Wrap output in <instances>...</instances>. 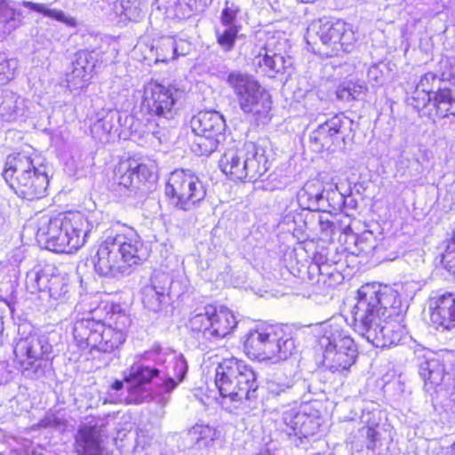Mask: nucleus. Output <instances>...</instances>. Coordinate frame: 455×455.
Here are the masks:
<instances>
[{
	"label": "nucleus",
	"mask_w": 455,
	"mask_h": 455,
	"mask_svg": "<svg viewBox=\"0 0 455 455\" xmlns=\"http://www.w3.org/2000/svg\"><path fill=\"white\" fill-rule=\"evenodd\" d=\"M188 371V363L174 351L154 347L140 355L124 373V382L116 380L104 398L109 403H142L154 401L165 406L170 394Z\"/></svg>",
	"instance_id": "f257e3e1"
},
{
	"label": "nucleus",
	"mask_w": 455,
	"mask_h": 455,
	"mask_svg": "<svg viewBox=\"0 0 455 455\" xmlns=\"http://www.w3.org/2000/svg\"><path fill=\"white\" fill-rule=\"evenodd\" d=\"M407 307L394 288L363 285L352 310L355 331L376 347L397 345L404 333L402 321Z\"/></svg>",
	"instance_id": "f03ea898"
},
{
	"label": "nucleus",
	"mask_w": 455,
	"mask_h": 455,
	"mask_svg": "<svg viewBox=\"0 0 455 455\" xmlns=\"http://www.w3.org/2000/svg\"><path fill=\"white\" fill-rule=\"evenodd\" d=\"M100 309L95 296H84L75 307L72 333L81 349L90 347L110 353L126 340L132 319L120 304L111 303L103 306L107 312L105 320H96L94 315Z\"/></svg>",
	"instance_id": "7ed1b4c3"
},
{
	"label": "nucleus",
	"mask_w": 455,
	"mask_h": 455,
	"mask_svg": "<svg viewBox=\"0 0 455 455\" xmlns=\"http://www.w3.org/2000/svg\"><path fill=\"white\" fill-rule=\"evenodd\" d=\"M148 256V250L138 232L117 223L99 245L92 262L98 275L119 277L128 275L132 267L140 264Z\"/></svg>",
	"instance_id": "20e7f679"
},
{
	"label": "nucleus",
	"mask_w": 455,
	"mask_h": 455,
	"mask_svg": "<svg viewBox=\"0 0 455 455\" xmlns=\"http://www.w3.org/2000/svg\"><path fill=\"white\" fill-rule=\"evenodd\" d=\"M92 217L81 212L44 214L37 221L36 239L49 251L73 253L84 245L89 233L98 226Z\"/></svg>",
	"instance_id": "39448f33"
},
{
	"label": "nucleus",
	"mask_w": 455,
	"mask_h": 455,
	"mask_svg": "<svg viewBox=\"0 0 455 455\" xmlns=\"http://www.w3.org/2000/svg\"><path fill=\"white\" fill-rule=\"evenodd\" d=\"M38 160L32 149L7 156L2 175L19 197L32 201L46 195L49 178L46 167Z\"/></svg>",
	"instance_id": "423d86ee"
},
{
	"label": "nucleus",
	"mask_w": 455,
	"mask_h": 455,
	"mask_svg": "<svg viewBox=\"0 0 455 455\" xmlns=\"http://www.w3.org/2000/svg\"><path fill=\"white\" fill-rule=\"evenodd\" d=\"M215 385L223 399L222 405L234 403V409L244 400L256 397L259 387L253 369L235 357L225 358L218 364Z\"/></svg>",
	"instance_id": "0eeeda50"
},
{
	"label": "nucleus",
	"mask_w": 455,
	"mask_h": 455,
	"mask_svg": "<svg viewBox=\"0 0 455 455\" xmlns=\"http://www.w3.org/2000/svg\"><path fill=\"white\" fill-rule=\"evenodd\" d=\"M243 348L250 358L277 363L291 356L296 347L281 326L259 324L244 335Z\"/></svg>",
	"instance_id": "6e6552de"
},
{
	"label": "nucleus",
	"mask_w": 455,
	"mask_h": 455,
	"mask_svg": "<svg viewBox=\"0 0 455 455\" xmlns=\"http://www.w3.org/2000/svg\"><path fill=\"white\" fill-rule=\"evenodd\" d=\"M227 83L233 90L243 113L251 114L261 124L269 121L271 96L252 76L239 71L231 72L228 76Z\"/></svg>",
	"instance_id": "1a4fd4ad"
},
{
	"label": "nucleus",
	"mask_w": 455,
	"mask_h": 455,
	"mask_svg": "<svg viewBox=\"0 0 455 455\" xmlns=\"http://www.w3.org/2000/svg\"><path fill=\"white\" fill-rule=\"evenodd\" d=\"M165 195L172 204L182 211L196 207L206 196V188L190 170L176 169L166 180Z\"/></svg>",
	"instance_id": "9d476101"
},
{
	"label": "nucleus",
	"mask_w": 455,
	"mask_h": 455,
	"mask_svg": "<svg viewBox=\"0 0 455 455\" xmlns=\"http://www.w3.org/2000/svg\"><path fill=\"white\" fill-rule=\"evenodd\" d=\"M237 320L233 311L226 307L207 305L191 313L188 328L194 333L202 334L206 339L224 338L236 327Z\"/></svg>",
	"instance_id": "9b49d317"
},
{
	"label": "nucleus",
	"mask_w": 455,
	"mask_h": 455,
	"mask_svg": "<svg viewBox=\"0 0 455 455\" xmlns=\"http://www.w3.org/2000/svg\"><path fill=\"white\" fill-rule=\"evenodd\" d=\"M184 94L176 84L150 82L144 86L142 106L151 116L172 120L178 115V105Z\"/></svg>",
	"instance_id": "f8f14e48"
},
{
	"label": "nucleus",
	"mask_w": 455,
	"mask_h": 455,
	"mask_svg": "<svg viewBox=\"0 0 455 455\" xmlns=\"http://www.w3.org/2000/svg\"><path fill=\"white\" fill-rule=\"evenodd\" d=\"M26 288L30 293L45 292L54 300L68 299L69 280L67 274L49 263H38L26 275Z\"/></svg>",
	"instance_id": "ddd939ff"
},
{
	"label": "nucleus",
	"mask_w": 455,
	"mask_h": 455,
	"mask_svg": "<svg viewBox=\"0 0 455 455\" xmlns=\"http://www.w3.org/2000/svg\"><path fill=\"white\" fill-rule=\"evenodd\" d=\"M190 124L196 135L193 151L205 156L214 152L224 136L226 122L223 116L217 111H200L192 117Z\"/></svg>",
	"instance_id": "4468645a"
},
{
	"label": "nucleus",
	"mask_w": 455,
	"mask_h": 455,
	"mask_svg": "<svg viewBox=\"0 0 455 455\" xmlns=\"http://www.w3.org/2000/svg\"><path fill=\"white\" fill-rule=\"evenodd\" d=\"M13 353L23 372L36 373L41 366V361L50 359L52 346L47 336L29 333L16 339Z\"/></svg>",
	"instance_id": "2eb2a0df"
},
{
	"label": "nucleus",
	"mask_w": 455,
	"mask_h": 455,
	"mask_svg": "<svg viewBox=\"0 0 455 455\" xmlns=\"http://www.w3.org/2000/svg\"><path fill=\"white\" fill-rule=\"evenodd\" d=\"M353 121L343 115H336L319 124L310 134V142L315 150H332L344 148L346 139L352 132Z\"/></svg>",
	"instance_id": "dca6fc26"
},
{
	"label": "nucleus",
	"mask_w": 455,
	"mask_h": 455,
	"mask_svg": "<svg viewBox=\"0 0 455 455\" xmlns=\"http://www.w3.org/2000/svg\"><path fill=\"white\" fill-rule=\"evenodd\" d=\"M316 34L326 49L323 54L327 57L350 52L356 41L352 25L341 20L321 21Z\"/></svg>",
	"instance_id": "f3484780"
},
{
	"label": "nucleus",
	"mask_w": 455,
	"mask_h": 455,
	"mask_svg": "<svg viewBox=\"0 0 455 455\" xmlns=\"http://www.w3.org/2000/svg\"><path fill=\"white\" fill-rule=\"evenodd\" d=\"M109 417L85 419L76 435V451L79 455H108L102 443L107 437Z\"/></svg>",
	"instance_id": "a211bd4d"
},
{
	"label": "nucleus",
	"mask_w": 455,
	"mask_h": 455,
	"mask_svg": "<svg viewBox=\"0 0 455 455\" xmlns=\"http://www.w3.org/2000/svg\"><path fill=\"white\" fill-rule=\"evenodd\" d=\"M419 373L424 380L427 392L439 394L450 387L451 378L445 372L443 356L433 351H427L419 364Z\"/></svg>",
	"instance_id": "6ab92c4d"
},
{
	"label": "nucleus",
	"mask_w": 455,
	"mask_h": 455,
	"mask_svg": "<svg viewBox=\"0 0 455 455\" xmlns=\"http://www.w3.org/2000/svg\"><path fill=\"white\" fill-rule=\"evenodd\" d=\"M445 80L451 81V76L443 73L440 77L433 72H427L411 84L408 83L406 86L408 103L417 110L424 108L432 100V94L435 95L436 91L441 89Z\"/></svg>",
	"instance_id": "aec40b11"
},
{
	"label": "nucleus",
	"mask_w": 455,
	"mask_h": 455,
	"mask_svg": "<svg viewBox=\"0 0 455 455\" xmlns=\"http://www.w3.org/2000/svg\"><path fill=\"white\" fill-rule=\"evenodd\" d=\"M428 311L430 321L436 330L455 329V293L432 295L428 299Z\"/></svg>",
	"instance_id": "412c9836"
},
{
	"label": "nucleus",
	"mask_w": 455,
	"mask_h": 455,
	"mask_svg": "<svg viewBox=\"0 0 455 455\" xmlns=\"http://www.w3.org/2000/svg\"><path fill=\"white\" fill-rule=\"evenodd\" d=\"M283 422L286 426L284 431L288 435L298 437L300 443H303V439L315 435L320 427L318 418L311 416L305 410L297 407L283 412Z\"/></svg>",
	"instance_id": "4be33fe9"
},
{
	"label": "nucleus",
	"mask_w": 455,
	"mask_h": 455,
	"mask_svg": "<svg viewBox=\"0 0 455 455\" xmlns=\"http://www.w3.org/2000/svg\"><path fill=\"white\" fill-rule=\"evenodd\" d=\"M323 367L332 373L345 375L355 363L357 357V347L354 339H344L339 349L327 348L323 353Z\"/></svg>",
	"instance_id": "5701e85b"
},
{
	"label": "nucleus",
	"mask_w": 455,
	"mask_h": 455,
	"mask_svg": "<svg viewBox=\"0 0 455 455\" xmlns=\"http://www.w3.org/2000/svg\"><path fill=\"white\" fill-rule=\"evenodd\" d=\"M33 103L12 91L0 97V119L4 122H24L32 116Z\"/></svg>",
	"instance_id": "b1692460"
},
{
	"label": "nucleus",
	"mask_w": 455,
	"mask_h": 455,
	"mask_svg": "<svg viewBox=\"0 0 455 455\" xmlns=\"http://www.w3.org/2000/svg\"><path fill=\"white\" fill-rule=\"evenodd\" d=\"M95 68L93 52L80 51L76 54L72 70L67 74L68 87L70 92H80L88 86Z\"/></svg>",
	"instance_id": "393cba45"
},
{
	"label": "nucleus",
	"mask_w": 455,
	"mask_h": 455,
	"mask_svg": "<svg viewBox=\"0 0 455 455\" xmlns=\"http://www.w3.org/2000/svg\"><path fill=\"white\" fill-rule=\"evenodd\" d=\"M263 51L264 53L259 52L254 62L269 77L283 73L292 64L290 57L282 54L281 49L274 48L273 41H268Z\"/></svg>",
	"instance_id": "a878e982"
},
{
	"label": "nucleus",
	"mask_w": 455,
	"mask_h": 455,
	"mask_svg": "<svg viewBox=\"0 0 455 455\" xmlns=\"http://www.w3.org/2000/svg\"><path fill=\"white\" fill-rule=\"evenodd\" d=\"M245 181H256L269 169V162L266 156V148L259 143L245 142Z\"/></svg>",
	"instance_id": "bb28decb"
},
{
	"label": "nucleus",
	"mask_w": 455,
	"mask_h": 455,
	"mask_svg": "<svg viewBox=\"0 0 455 455\" xmlns=\"http://www.w3.org/2000/svg\"><path fill=\"white\" fill-rule=\"evenodd\" d=\"M172 279L163 272H156L151 277V285L143 291V303L154 312L160 310L161 304L169 294Z\"/></svg>",
	"instance_id": "cd10ccee"
},
{
	"label": "nucleus",
	"mask_w": 455,
	"mask_h": 455,
	"mask_svg": "<svg viewBox=\"0 0 455 455\" xmlns=\"http://www.w3.org/2000/svg\"><path fill=\"white\" fill-rule=\"evenodd\" d=\"M245 143L242 148H228L220 160V168L232 180L245 181Z\"/></svg>",
	"instance_id": "c85d7f7f"
},
{
	"label": "nucleus",
	"mask_w": 455,
	"mask_h": 455,
	"mask_svg": "<svg viewBox=\"0 0 455 455\" xmlns=\"http://www.w3.org/2000/svg\"><path fill=\"white\" fill-rule=\"evenodd\" d=\"M297 200L302 210L325 211L326 198L323 184L318 180L307 181L298 192Z\"/></svg>",
	"instance_id": "c756f323"
},
{
	"label": "nucleus",
	"mask_w": 455,
	"mask_h": 455,
	"mask_svg": "<svg viewBox=\"0 0 455 455\" xmlns=\"http://www.w3.org/2000/svg\"><path fill=\"white\" fill-rule=\"evenodd\" d=\"M321 331L322 336L320 337L319 343L323 351H327V348L331 347H334V350L339 349L345 339H353L349 331L336 320L322 323Z\"/></svg>",
	"instance_id": "7c9ffc66"
},
{
	"label": "nucleus",
	"mask_w": 455,
	"mask_h": 455,
	"mask_svg": "<svg viewBox=\"0 0 455 455\" xmlns=\"http://www.w3.org/2000/svg\"><path fill=\"white\" fill-rule=\"evenodd\" d=\"M120 121L118 111L102 109L96 114V119L91 124V132L99 140H108V135L117 132Z\"/></svg>",
	"instance_id": "2f4dec72"
},
{
	"label": "nucleus",
	"mask_w": 455,
	"mask_h": 455,
	"mask_svg": "<svg viewBox=\"0 0 455 455\" xmlns=\"http://www.w3.org/2000/svg\"><path fill=\"white\" fill-rule=\"evenodd\" d=\"M219 437V432L212 427L204 424H196L186 434L185 442L189 447L206 449L213 445Z\"/></svg>",
	"instance_id": "473e14b6"
},
{
	"label": "nucleus",
	"mask_w": 455,
	"mask_h": 455,
	"mask_svg": "<svg viewBox=\"0 0 455 455\" xmlns=\"http://www.w3.org/2000/svg\"><path fill=\"white\" fill-rule=\"evenodd\" d=\"M21 5L29 9L30 11L41 13L44 17H48L61 22L68 27L74 28L76 26V20L75 18L65 13L61 10L52 8V4H36L29 1H23Z\"/></svg>",
	"instance_id": "72a5a7b5"
},
{
	"label": "nucleus",
	"mask_w": 455,
	"mask_h": 455,
	"mask_svg": "<svg viewBox=\"0 0 455 455\" xmlns=\"http://www.w3.org/2000/svg\"><path fill=\"white\" fill-rule=\"evenodd\" d=\"M436 113L443 117L455 116V95L451 89L441 87L432 98Z\"/></svg>",
	"instance_id": "f704fd0d"
},
{
	"label": "nucleus",
	"mask_w": 455,
	"mask_h": 455,
	"mask_svg": "<svg viewBox=\"0 0 455 455\" xmlns=\"http://www.w3.org/2000/svg\"><path fill=\"white\" fill-rule=\"evenodd\" d=\"M366 92L367 86L364 82L347 80L338 86L336 96L343 101L359 100L363 98Z\"/></svg>",
	"instance_id": "c9c22d12"
},
{
	"label": "nucleus",
	"mask_w": 455,
	"mask_h": 455,
	"mask_svg": "<svg viewBox=\"0 0 455 455\" xmlns=\"http://www.w3.org/2000/svg\"><path fill=\"white\" fill-rule=\"evenodd\" d=\"M132 160L121 161L115 170V181L118 186L133 190L138 188Z\"/></svg>",
	"instance_id": "e433bc0d"
},
{
	"label": "nucleus",
	"mask_w": 455,
	"mask_h": 455,
	"mask_svg": "<svg viewBox=\"0 0 455 455\" xmlns=\"http://www.w3.org/2000/svg\"><path fill=\"white\" fill-rule=\"evenodd\" d=\"M186 44V42L176 41L172 37L163 38L161 44L157 46V51L160 50L161 52H157L156 62H167L176 59L179 55H185L183 45Z\"/></svg>",
	"instance_id": "4c0bfd02"
},
{
	"label": "nucleus",
	"mask_w": 455,
	"mask_h": 455,
	"mask_svg": "<svg viewBox=\"0 0 455 455\" xmlns=\"http://www.w3.org/2000/svg\"><path fill=\"white\" fill-rule=\"evenodd\" d=\"M295 384V375L290 372L289 375L279 372L267 381L268 394L277 396L291 389Z\"/></svg>",
	"instance_id": "58836bf2"
},
{
	"label": "nucleus",
	"mask_w": 455,
	"mask_h": 455,
	"mask_svg": "<svg viewBox=\"0 0 455 455\" xmlns=\"http://www.w3.org/2000/svg\"><path fill=\"white\" fill-rule=\"evenodd\" d=\"M241 26H223L220 24L215 28L218 44L226 52L233 49L238 36Z\"/></svg>",
	"instance_id": "ea45409f"
},
{
	"label": "nucleus",
	"mask_w": 455,
	"mask_h": 455,
	"mask_svg": "<svg viewBox=\"0 0 455 455\" xmlns=\"http://www.w3.org/2000/svg\"><path fill=\"white\" fill-rule=\"evenodd\" d=\"M19 60L10 57L6 52H0V85L12 81L18 72Z\"/></svg>",
	"instance_id": "a19ab883"
},
{
	"label": "nucleus",
	"mask_w": 455,
	"mask_h": 455,
	"mask_svg": "<svg viewBox=\"0 0 455 455\" xmlns=\"http://www.w3.org/2000/svg\"><path fill=\"white\" fill-rule=\"evenodd\" d=\"M122 10L119 11V23L140 21L144 16L141 3L139 0H120Z\"/></svg>",
	"instance_id": "79ce46f5"
},
{
	"label": "nucleus",
	"mask_w": 455,
	"mask_h": 455,
	"mask_svg": "<svg viewBox=\"0 0 455 455\" xmlns=\"http://www.w3.org/2000/svg\"><path fill=\"white\" fill-rule=\"evenodd\" d=\"M122 8L120 0H99L94 11L107 20L119 23V11Z\"/></svg>",
	"instance_id": "37998d69"
},
{
	"label": "nucleus",
	"mask_w": 455,
	"mask_h": 455,
	"mask_svg": "<svg viewBox=\"0 0 455 455\" xmlns=\"http://www.w3.org/2000/svg\"><path fill=\"white\" fill-rule=\"evenodd\" d=\"M21 13L10 5L6 0H0V21L8 26V29H13L21 22Z\"/></svg>",
	"instance_id": "c03bdc74"
},
{
	"label": "nucleus",
	"mask_w": 455,
	"mask_h": 455,
	"mask_svg": "<svg viewBox=\"0 0 455 455\" xmlns=\"http://www.w3.org/2000/svg\"><path fill=\"white\" fill-rule=\"evenodd\" d=\"M240 8L235 3L227 1L221 11L220 17V24L227 26H241L237 19Z\"/></svg>",
	"instance_id": "a18cd8bd"
},
{
	"label": "nucleus",
	"mask_w": 455,
	"mask_h": 455,
	"mask_svg": "<svg viewBox=\"0 0 455 455\" xmlns=\"http://www.w3.org/2000/svg\"><path fill=\"white\" fill-rule=\"evenodd\" d=\"M156 7L158 10H164L167 16L174 15L178 18L188 17V14H183L184 5L183 0H156Z\"/></svg>",
	"instance_id": "49530a36"
},
{
	"label": "nucleus",
	"mask_w": 455,
	"mask_h": 455,
	"mask_svg": "<svg viewBox=\"0 0 455 455\" xmlns=\"http://www.w3.org/2000/svg\"><path fill=\"white\" fill-rule=\"evenodd\" d=\"M125 123L130 124V131L131 133H137L140 136H144L145 134L151 135V137L156 138L158 140L159 144H162L166 140V135L165 131H144L140 129V122L138 120H135L134 116H125Z\"/></svg>",
	"instance_id": "de8ad7c7"
},
{
	"label": "nucleus",
	"mask_w": 455,
	"mask_h": 455,
	"mask_svg": "<svg viewBox=\"0 0 455 455\" xmlns=\"http://www.w3.org/2000/svg\"><path fill=\"white\" fill-rule=\"evenodd\" d=\"M442 264L448 272L455 275V230L452 238L447 241L445 250L442 254Z\"/></svg>",
	"instance_id": "09e8293b"
},
{
	"label": "nucleus",
	"mask_w": 455,
	"mask_h": 455,
	"mask_svg": "<svg viewBox=\"0 0 455 455\" xmlns=\"http://www.w3.org/2000/svg\"><path fill=\"white\" fill-rule=\"evenodd\" d=\"M132 164L135 169L137 184L145 181H153L156 179V174L153 167H149L145 164H138L135 160H132Z\"/></svg>",
	"instance_id": "8fccbe9b"
},
{
	"label": "nucleus",
	"mask_w": 455,
	"mask_h": 455,
	"mask_svg": "<svg viewBox=\"0 0 455 455\" xmlns=\"http://www.w3.org/2000/svg\"><path fill=\"white\" fill-rule=\"evenodd\" d=\"M355 245L364 254H369L376 248V241L371 232H364L356 239Z\"/></svg>",
	"instance_id": "3c124183"
},
{
	"label": "nucleus",
	"mask_w": 455,
	"mask_h": 455,
	"mask_svg": "<svg viewBox=\"0 0 455 455\" xmlns=\"http://www.w3.org/2000/svg\"><path fill=\"white\" fill-rule=\"evenodd\" d=\"M44 447L34 445L29 440H23L20 446L13 450L16 455H44Z\"/></svg>",
	"instance_id": "603ef678"
},
{
	"label": "nucleus",
	"mask_w": 455,
	"mask_h": 455,
	"mask_svg": "<svg viewBox=\"0 0 455 455\" xmlns=\"http://www.w3.org/2000/svg\"><path fill=\"white\" fill-rule=\"evenodd\" d=\"M212 1V0H183L184 5H182V13L190 16L191 12L198 8V4L207 6Z\"/></svg>",
	"instance_id": "864d4df0"
},
{
	"label": "nucleus",
	"mask_w": 455,
	"mask_h": 455,
	"mask_svg": "<svg viewBox=\"0 0 455 455\" xmlns=\"http://www.w3.org/2000/svg\"><path fill=\"white\" fill-rule=\"evenodd\" d=\"M379 433L376 427H368L366 428V447L368 450L374 451L379 442Z\"/></svg>",
	"instance_id": "5fc2aeb1"
},
{
	"label": "nucleus",
	"mask_w": 455,
	"mask_h": 455,
	"mask_svg": "<svg viewBox=\"0 0 455 455\" xmlns=\"http://www.w3.org/2000/svg\"><path fill=\"white\" fill-rule=\"evenodd\" d=\"M367 77L370 82H375L376 84H379L382 81L383 76L379 67L377 65H372L368 69Z\"/></svg>",
	"instance_id": "6e6d98bb"
},
{
	"label": "nucleus",
	"mask_w": 455,
	"mask_h": 455,
	"mask_svg": "<svg viewBox=\"0 0 455 455\" xmlns=\"http://www.w3.org/2000/svg\"><path fill=\"white\" fill-rule=\"evenodd\" d=\"M315 267H317L319 273H320V276L324 279V276L327 275H331V273H329V272H326L324 273L323 270H325L329 265L327 263H324L323 261H321V257H315ZM325 282V280H323Z\"/></svg>",
	"instance_id": "4d7b16f0"
},
{
	"label": "nucleus",
	"mask_w": 455,
	"mask_h": 455,
	"mask_svg": "<svg viewBox=\"0 0 455 455\" xmlns=\"http://www.w3.org/2000/svg\"><path fill=\"white\" fill-rule=\"evenodd\" d=\"M13 258V262L15 263H20L23 260V255L20 249L16 250Z\"/></svg>",
	"instance_id": "13d9d810"
},
{
	"label": "nucleus",
	"mask_w": 455,
	"mask_h": 455,
	"mask_svg": "<svg viewBox=\"0 0 455 455\" xmlns=\"http://www.w3.org/2000/svg\"><path fill=\"white\" fill-rule=\"evenodd\" d=\"M4 330V323H3V318L0 316V333L3 331Z\"/></svg>",
	"instance_id": "bf43d9fd"
},
{
	"label": "nucleus",
	"mask_w": 455,
	"mask_h": 455,
	"mask_svg": "<svg viewBox=\"0 0 455 455\" xmlns=\"http://www.w3.org/2000/svg\"><path fill=\"white\" fill-rule=\"evenodd\" d=\"M451 455H455V443L451 446Z\"/></svg>",
	"instance_id": "052dcab7"
},
{
	"label": "nucleus",
	"mask_w": 455,
	"mask_h": 455,
	"mask_svg": "<svg viewBox=\"0 0 455 455\" xmlns=\"http://www.w3.org/2000/svg\"><path fill=\"white\" fill-rule=\"evenodd\" d=\"M156 296L151 297V300L156 301Z\"/></svg>",
	"instance_id": "680f3d73"
},
{
	"label": "nucleus",
	"mask_w": 455,
	"mask_h": 455,
	"mask_svg": "<svg viewBox=\"0 0 455 455\" xmlns=\"http://www.w3.org/2000/svg\"><path fill=\"white\" fill-rule=\"evenodd\" d=\"M453 79H454V82H455V76H453Z\"/></svg>",
	"instance_id": "e2e57ef3"
}]
</instances>
